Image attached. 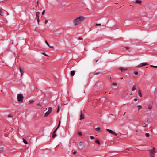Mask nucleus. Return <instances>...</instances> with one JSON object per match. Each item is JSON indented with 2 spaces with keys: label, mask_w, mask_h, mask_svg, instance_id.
Wrapping results in <instances>:
<instances>
[{
  "label": "nucleus",
  "mask_w": 157,
  "mask_h": 157,
  "mask_svg": "<svg viewBox=\"0 0 157 157\" xmlns=\"http://www.w3.org/2000/svg\"><path fill=\"white\" fill-rule=\"evenodd\" d=\"M45 10H44L42 12V15H44L45 13Z\"/></svg>",
  "instance_id": "e433bc0d"
},
{
  "label": "nucleus",
  "mask_w": 157,
  "mask_h": 157,
  "mask_svg": "<svg viewBox=\"0 0 157 157\" xmlns=\"http://www.w3.org/2000/svg\"><path fill=\"white\" fill-rule=\"evenodd\" d=\"M37 21L38 23H39V18H37Z\"/></svg>",
  "instance_id": "a18cd8bd"
},
{
  "label": "nucleus",
  "mask_w": 157,
  "mask_h": 157,
  "mask_svg": "<svg viewBox=\"0 0 157 157\" xmlns=\"http://www.w3.org/2000/svg\"><path fill=\"white\" fill-rule=\"evenodd\" d=\"M84 19V17L80 16L74 20L73 23L74 25L76 26L81 24V22Z\"/></svg>",
  "instance_id": "f257e3e1"
},
{
  "label": "nucleus",
  "mask_w": 157,
  "mask_h": 157,
  "mask_svg": "<svg viewBox=\"0 0 157 157\" xmlns=\"http://www.w3.org/2000/svg\"><path fill=\"white\" fill-rule=\"evenodd\" d=\"M112 85L115 86H116L117 85V84L116 83H113L112 84Z\"/></svg>",
  "instance_id": "bb28decb"
},
{
  "label": "nucleus",
  "mask_w": 157,
  "mask_h": 157,
  "mask_svg": "<svg viewBox=\"0 0 157 157\" xmlns=\"http://www.w3.org/2000/svg\"><path fill=\"white\" fill-rule=\"evenodd\" d=\"M101 25V24H96L95 25L96 26H100Z\"/></svg>",
  "instance_id": "4c0bfd02"
},
{
  "label": "nucleus",
  "mask_w": 157,
  "mask_h": 157,
  "mask_svg": "<svg viewBox=\"0 0 157 157\" xmlns=\"http://www.w3.org/2000/svg\"><path fill=\"white\" fill-rule=\"evenodd\" d=\"M126 113V112H125L124 113V114L123 115H124V114H125Z\"/></svg>",
  "instance_id": "603ef678"
},
{
  "label": "nucleus",
  "mask_w": 157,
  "mask_h": 157,
  "mask_svg": "<svg viewBox=\"0 0 157 157\" xmlns=\"http://www.w3.org/2000/svg\"><path fill=\"white\" fill-rule=\"evenodd\" d=\"M148 64L147 63H140L139 65H138L137 66V67H142L143 66H146Z\"/></svg>",
  "instance_id": "0eeeda50"
},
{
  "label": "nucleus",
  "mask_w": 157,
  "mask_h": 157,
  "mask_svg": "<svg viewBox=\"0 0 157 157\" xmlns=\"http://www.w3.org/2000/svg\"><path fill=\"white\" fill-rule=\"evenodd\" d=\"M119 69L122 72H124L128 70V68H124L122 67H120Z\"/></svg>",
  "instance_id": "6e6552de"
},
{
  "label": "nucleus",
  "mask_w": 157,
  "mask_h": 157,
  "mask_svg": "<svg viewBox=\"0 0 157 157\" xmlns=\"http://www.w3.org/2000/svg\"><path fill=\"white\" fill-rule=\"evenodd\" d=\"M141 1L140 0H136L135 1V2L136 3L140 4L141 3Z\"/></svg>",
  "instance_id": "ddd939ff"
},
{
  "label": "nucleus",
  "mask_w": 157,
  "mask_h": 157,
  "mask_svg": "<svg viewBox=\"0 0 157 157\" xmlns=\"http://www.w3.org/2000/svg\"><path fill=\"white\" fill-rule=\"evenodd\" d=\"M125 48L126 49L128 50V49H129L130 48L129 47H125Z\"/></svg>",
  "instance_id": "c9c22d12"
},
{
  "label": "nucleus",
  "mask_w": 157,
  "mask_h": 157,
  "mask_svg": "<svg viewBox=\"0 0 157 157\" xmlns=\"http://www.w3.org/2000/svg\"><path fill=\"white\" fill-rule=\"evenodd\" d=\"M37 4H38V2H37Z\"/></svg>",
  "instance_id": "bf43d9fd"
},
{
  "label": "nucleus",
  "mask_w": 157,
  "mask_h": 157,
  "mask_svg": "<svg viewBox=\"0 0 157 157\" xmlns=\"http://www.w3.org/2000/svg\"><path fill=\"white\" fill-rule=\"evenodd\" d=\"M23 142H24V143H25V144H27V142L25 140L24 138L23 139Z\"/></svg>",
  "instance_id": "5701e85b"
},
{
  "label": "nucleus",
  "mask_w": 157,
  "mask_h": 157,
  "mask_svg": "<svg viewBox=\"0 0 157 157\" xmlns=\"http://www.w3.org/2000/svg\"><path fill=\"white\" fill-rule=\"evenodd\" d=\"M78 135L80 136H81L82 135V134L81 132H79Z\"/></svg>",
  "instance_id": "58836bf2"
},
{
  "label": "nucleus",
  "mask_w": 157,
  "mask_h": 157,
  "mask_svg": "<svg viewBox=\"0 0 157 157\" xmlns=\"http://www.w3.org/2000/svg\"><path fill=\"white\" fill-rule=\"evenodd\" d=\"M144 146V145H138L137 146Z\"/></svg>",
  "instance_id": "09e8293b"
},
{
  "label": "nucleus",
  "mask_w": 157,
  "mask_h": 157,
  "mask_svg": "<svg viewBox=\"0 0 157 157\" xmlns=\"http://www.w3.org/2000/svg\"><path fill=\"white\" fill-rule=\"evenodd\" d=\"M134 100L135 101H137V99H134Z\"/></svg>",
  "instance_id": "49530a36"
},
{
  "label": "nucleus",
  "mask_w": 157,
  "mask_h": 157,
  "mask_svg": "<svg viewBox=\"0 0 157 157\" xmlns=\"http://www.w3.org/2000/svg\"><path fill=\"white\" fill-rule=\"evenodd\" d=\"M34 101L33 100H30L29 101V103H32L34 102Z\"/></svg>",
  "instance_id": "b1692460"
},
{
  "label": "nucleus",
  "mask_w": 157,
  "mask_h": 157,
  "mask_svg": "<svg viewBox=\"0 0 157 157\" xmlns=\"http://www.w3.org/2000/svg\"><path fill=\"white\" fill-rule=\"evenodd\" d=\"M76 153H77V152H76V151H73V154H74L75 155V154H76Z\"/></svg>",
  "instance_id": "a19ab883"
},
{
  "label": "nucleus",
  "mask_w": 157,
  "mask_h": 157,
  "mask_svg": "<svg viewBox=\"0 0 157 157\" xmlns=\"http://www.w3.org/2000/svg\"><path fill=\"white\" fill-rule=\"evenodd\" d=\"M135 89H136V88L135 87V86L134 85L132 89V91H134L135 90Z\"/></svg>",
  "instance_id": "412c9836"
},
{
  "label": "nucleus",
  "mask_w": 157,
  "mask_h": 157,
  "mask_svg": "<svg viewBox=\"0 0 157 157\" xmlns=\"http://www.w3.org/2000/svg\"><path fill=\"white\" fill-rule=\"evenodd\" d=\"M52 110V109L51 107H49L48 108V110L44 114L45 116H48L51 113Z\"/></svg>",
  "instance_id": "20e7f679"
},
{
  "label": "nucleus",
  "mask_w": 157,
  "mask_h": 157,
  "mask_svg": "<svg viewBox=\"0 0 157 157\" xmlns=\"http://www.w3.org/2000/svg\"><path fill=\"white\" fill-rule=\"evenodd\" d=\"M113 27H112V29H115V28H113Z\"/></svg>",
  "instance_id": "8fccbe9b"
},
{
  "label": "nucleus",
  "mask_w": 157,
  "mask_h": 157,
  "mask_svg": "<svg viewBox=\"0 0 157 157\" xmlns=\"http://www.w3.org/2000/svg\"><path fill=\"white\" fill-rule=\"evenodd\" d=\"M37 105L38 106H39V107H41V105H40V103H37Z\"/></svg>",
  "instance_id": "f704fd0d"
},
{
  "label": "nucleus",
  "mask_w": 157,
  "mask_h": 157,
  "mask_svg": "<svg viewBox=\"0 0 157 157\" xmlns=\"http://www.w3.org/2000/svg\"><path fill=\"white\" fill-rule=\"evenodd\" d=\"M3 151V149L2 148H0V151L2 152Z\"/></svg>",
  "instance_id": "79ce46f5"
},
{
  "label": "nucleus",
  "mask_w": 157,
  "mask_h": 157,
  "mask_svg": "<svg viewBox=\"0 0 157 157\" xmlns=\"http://www.w3.org/2000/svg\"><path fill=\"white\" fill-rule=\"evenodd\" d=\"M39 14L40 13L39 12H36V16L37 18H39Z\"/></svg>",
  "instance_id": "4468645a"
},
{
  "label": "nucleus",
  "mask_w": 157,
  "mask_h": 157,
  "mask_svg": "<svg viewBox=\"0 0 157 157\" xmlns=\"http://www.w3.org/2000/svg\"><path fill=\"white\" fill-rule=\"evenodd\" d=\"M60 121H59V124H58V126L57 127V128L56 129V130H57L58 129V128H59V127L60 126Z\"/></svg>",
  "instance_id": "aec40b11"
},
{
  "label": "nucleus",
  "mask_w": 157,
  "mask_h": 157,
  "mask_svg": "<svg viewBox=\"0 0 157 157\" xmlns=\"http://www.w3.org/2000/svg\"><path fill=\"white\" fill-rule=\"evenodd\" d=\"M138 107V110H139L140 109L142 108V106L141 105H138L137 106Z\"/></svg>",
  "instance_id": "4be33fe9"
},
{
  "label": "nucleus",
  "mask_w": 157,
  "mask_h": 157,
  "mask_svg": "<svg viewBox=\"0 0 157 157\" xmlns=\"http://www.w3.org/2000/svg\"><path fill=\"white\" fill-rule=\"evenodd\" d=\"M90 138L91 140H94V137L92 136H90Z\"/></svg>",
  "instance_id": "c85d7f7f"
},
{
  "label": "nucleus",
  "mask_w": 157,
  "mask_h": 157,
  "mask_svg": "<svg viewBox=\"0 0 157 157\" xmlns=\"http://www.w3.org/2000/svg\"><path fill=\"white\" fill-rule=\"evenodd\" d=\"M123 105H125V104H123Z\"/></svg>",
  "instance_id": "13d9d810"
},
{
  "label": "nucleus",
  "mask_w": 157,
  "mask_h": 157,
  "mask_svg": "<svg viewBox=\"0 0 157 157\" xmlns=\"http://www.w3.org/2000/svg\"><path fill=\"white\" fill-rule=\"evenodd\" d=\"M132 94H131V95H132Z\"/></svg>",
  "instance_id": "4d7b16f0"
},
{
  "label": "nucleus",
  "mask_w": 157,
  "mask_h": 157,
  "mask_svg": "<svg viewBox=\"0 0 157 157\" xmlns=\"http://www.w3.org/2000/svg\"><path fill=\"white\" fill-rule=\"evenodd\" d=\"M59 106H58V109L57 110V112L58 113L59 112Z\"/></svg>",
  "instance_id": "ea45409f"
},
{
  "label": "nucleus",
  "mask_w": 157,
  "mask_h": 157,
  "mask_svg": "<svg viewBox=\"0 0 157 157\" xmlns=\"http://www.w3.org/2000/svg\"><path fill=\"white\" fill-rule=\"evenodd\" d=\"M98 60H96L95 61V63H97L98 62Z\"/></svg>",
  "instance_id": "3c124183"
},
{
  "label": "nucleus",
  "mask_w": 157,
  "mask_h": 157,
  "mask_svg": "<svg viewBox=\"0 0 157 157\" xmlns=\"http://www.w3.org/2000/svg\"><path fill=\"white\" fill-rule=\"evenodd\" d=\"M123 79V78H121V79Z\"/></svg>",
  "instance_id": "864d4df0"
},
{
  "label": "nucleus",
  "mask_w": 157,
  "mask_h": 157,
  "mask_svg": "<svg viewBox=\"0 0 157 157\" xmlns=\"http://www.w3.org/2000/svg\"><path fill=\"white\" fill-rule=\"evenodd\" d=\"M83 143H82V141H80V142L79 143H78V145H79V146H82V145H83Z\"/></svg>",
  "instance_id": "dca6fc26"
},
{
  "label": "nucleus",
  "mask_w": 157,
  "mask_h": 157,
  "mask_svg": "<svg viewBox=\"0 0 157 157\" xmlns=\"http://www.w3.org/2000/svg\"><path fill=\"white\" fill-rule=\"evenodd\" d=\"M124 150H127V149H128V148H125H125H124Z\"/></svg>",
  "instance_id": "de8ad7c7"
},
{
  "label": "nucleus",
  "mask_w": 157,
  "mask_h": 157,
  "mask_svg": "<svg viewBox=\"0 0 157 157\" xmlns=\"http://www.w3.org/2000/svg\"><path fill=\"white\" fill-rule=\"evenodd\" d=\"M8 117H13V116L11 114H9L8 116Z\"/></svg>",
  "instance_id": "2f4dec72"
},
{
  "label": "nucleus",
  "mask_w": 157,
  "mask_h": 157,
  "mask_svg": "<svg viewBox=\"0 0 157 157\" xmlns=\"http://www.w3.org/2000/svg\"><path fill=\"white\" fill-rule=\"evenodd\" d=\"M0 15L1 16H3V13L1 11V8H0Z\"/></svg>",
  "instance_id": "393cba45"
},
{
  "label": "nucleus",
  "mask_w": 157,
  "mask_h": 157,
  "mask_svg": "<svg viewBox=\"0 0 157 157\" xmlns=\"http://www.w3.org/2000/svg\"><path fill=\"white\" fill-rule=\"evenodd\" d=\"M155 148H153V149L149 150L150 156L151 157H154L155 155Z\"/></svg>",
  "instance_id": "7ed1b4c3"
},
{
  "label": "nucleus",
  "mask_w": 157,
  "mask_h": 157,
  "mask_svg": "<svg viewBox=\"0 0 157 157\" xmlns=\"http://www.w3.org/2000/svg\"><path fill=\"white\" fill-rule=\"evenodd\" d=\"M19 69H20V71L21 72V76H22L23 75V72L21 70L20 68Z\"/></svg>",
  "instance_id": "a211bd4d"
},
{
  "label": "nucleus",
  "mask_w": 157,
  "mask_h": 157,
  "mask_svg": "<svg viewBox=\"0 0 157 157\" xmlns=\"http://www.w3.org/2000/svg\"><path fill=\"white\" fill-rule=\"evenodd\" d=\"M106 130L110 133L113 134L115 136H117V135L116 132L111 130L107 129Z\"/></svg>",
  "instance_id": "39448f33"
},
{
  "label": "nucleus",
  "mask_w": 157,
  "mask_h": 157,
  "mask_svg": "<svg viewBox=\"0 0 157 157\" xmlns=\"http://www.w3.org/2000/svg\"><path fill=\"white\" fill-rule=\"evenodd\" d=\"M95 142L98 144H100V141L98 140H96Z\"/></svg>",
  "instance_id": "2eb2a0df"
},
{
  "label": "nucleus",
  "mask_w": 157,
  "mask_h": 157,
  "mask_svg": "<svg viewBox=\"0 0 157 157\" xmlns=\"http://www.w3.org/2000/svg\"><path fill=\"white\" fill-rule=\"evenodd\" d=\"M110 94V93H109V94Z\"/></svg>",
  "instance_id": "052dcab7"
},
{
  "label": "nucleus",
  "mask_w": 157,
  "mask_h": 157,
  "mask_svg": "<svg viewBox=\"0 0 157 157\" xmlns=\"http://www.w3.org/2000/svg\"><path fill=\"white\" fill-rule=\"evenodd\" d=\"M82 38L79 37L78 38V40H82Z\"/></svg>",
  "instance_id": "c03bdc74"
},
{
  "label": "nucleus",
  "mask_w": 157,
  "mask_h": 157,
  "mask_svg": "<svg viewBox=\"0 0 157 157\" xmlns=\"http://www.w3.org/2000/svg\"><path fill=\"white\" fill-rule=\"evenodd\" d=\"M151 67H154V68H157V66H154V65H151Z\"/></svg>",
  "instance_id": "c756f323"
},
{
  "label": "nucleus",
  "mask_w": 157,
  "mask_h": 157,
  "mask_svg": "<svg viewBox=\"0 0 157 157\" xmlns=\"http://www.w3.org/2000/svg\"><path fill=\"white\" fill-rule=\"evenodd\" d=\"M48 22V20H45V24H46Z\"/></svg>",
  "instance_id": "37998d69"
},
{
  "label": "nucleus",
  "mask_w": 157,
  "mask_h": 157,
  "mask_svg": "<svg viewBox=\"0 0 157 157\" xmlns=\"http://www.w3.org/2000/svg\"><path fill=\"white\" fill-rule=\"evenodd\" d=\"M42 54L43 55H44L45 56H48L45 53L43 52V53H42Z\"/></svg>",
  "instance_id": "72a5a7b5"
},
{
  "label": "nucleus",
  "mask_w": 157,
  "mask_h": 157,
  "mask_svg": "<svg viewBox=\"0 0 157 157\" xmlns=\"http://www.w3.org/2000/svg\"><path fill=\"white\" fill-rule=\"evenodd\" d=\"M152 108V105L150 104L148 106V108L149 109H151Z\"/></svg>",
  "instance_id": "6ab92c4d"
},
{
  "label": "nucleus",
  "mask_w": 157,
  "mask_h": 157,
  "mask_svg": "<svg viewBox=\"0 0 157 157\" xmlns=\"http://www.w3.org/2000/svg\"><path fill=\"white\" fill-rule=\"evenodd\" d=\"M57 130H56V129L53 132V133H52V137L53 138H54L55 137H56V131Z\"/></svg>",
  "instance_id": "1a4fd4ad"
},
{
  "label": "nucleus",
  "mask_w": 157,
  "mask_h": 157,
  "mask_svg": "<svg viewBox=\"0 0 157 157\" xmlns=\"http://www.w3.org/2000/svg\"><path fill=\"white\" fill-rule=\"evenodd\" d=\"M134 74L135 75H137L138 74V71H135L133 72Z\"/></svg>",
  "instance_id": "f3484780"
},
{
  "label": "nucleus",
  "mask_w": 157,
  "mask_h": 157,
  "mask_svg": "<svg viewBox=\"0 0 157 157\" xmlns=\"http://www.w3.org/2000/svg\"><path fill=\"white\" fill-rule=\"evenodd\" d=\"M138 94L140 97H142L141 93L140 90L139 89L138 90Z\"/></svg>",
  "instance_id": "9b49d317"
},
{
  "label": "nucleus",
  "mask_w": 157,
  "mask_h": 157,
  "mask_svg": "<svg viewBox=\"0 0 157 157\" xmlns=\"http://www.w3.org/2000/svg\"><path fill=\"white\" fill-rule=\"evenodd\" d=\"M100 73L99 72H95L94 73V74L95 75H98V74H99Z\"/></svg>",
  "instance_id": "7c9ffc66"
},
{
  "label": "nucleus",
  "mask_w": 157,
  "mask_h": 157,
  "mask_svg": "<svg viewBox=\"0 0 157 157\" xmlns=\"http://www.w3.org/2000/svg\"><path fill=\"white\" fill-rule=\"evenodd\" d=\"M1 92H2V90H1Z\"/></svg>",
  "instance_id": "5fc2aeb1"
},
{
  "label": "nucleus",
  "mask_w": 157,
  "mask_h": 157,
  "mask_svg": "<svg viewBox=\"0 0 157 157\" xmlns=\"http://www.w3.org/2000/svg\"><path fill=\"white\" fill-rule=\"evenodd\" d=\"M75 73V71H74V70L71 71L70 72L71 75V76H73L74 75Z\"/></svg>",
  "instance_id": "f8f14e48"
},
{
  "label": "nucleus",
  "mask_w": 157,
  "mask_h": 157,
  "mask_svg": "<svg viewBox=\"0 0 157 157\" xmlns=\"http://www.w3.org/2000/svg\"><path fill=\"white\" fill-rule=\"evenodd\" d=\"M45 42L46 44H47V45L48 46V47H49L50 48V47L49 46V44H48V42H47V40H46L45 41Z\"/></svg>",
  "instance_id": "a878e982"
},
{
  "label": "nucleus",
  "mask_w": 157,
  "mask_h": 157,
  "mask_svg": "<svg viewBox=\"0 0 157 157\" xmlns=\"http://www.w3.org/2000/svg\"><path fill=\"white\" fill-rule=\"evenodd\" d=\"M145 136H146V137H148L149 136V134L148 133H146L145 134Z\"/></svg>",
  "instance_id": "cd10ccee"
},
{
  "label": "nucleus",
  "mask_w": 157,
  "mask_h": 157,
  "mask_svg": "<svg viewBox=\"0 0 157 157\" xmlns=\"http://www.w3.org/2000/svg\"><path fill=\"white\" fill-rule=\"evenodd\" d=\"M7 15H8V13H7Z\"/></svg>",
  "instance_id": "6e6d98bb"
},
{
  "label": "nucleus",
  "mask_w": 157,
  "mask_h": 157,
  "mask_svg": "<svg viewBox=\"0 0 157 157\" xmlns=\"http://www.w3.org/2000/svg\"><path fill=\"white\" fill-rule=\"evenodd\" d=\"M84 113L82 111H80V115L79 120H81L84 119Z\"/></svg>",
  "instance_id": "423d86ee"
},
{
  "label": "nucleus",
  "mask_w": 157,
  "mask_h": 157,
  "mask_svg": "<svg viewBox=\"0 0 157 157\" xmlns=\"http://www.w3.org/2000/svg\"><path fill=\"white\" fill-rule=\"evenodd\" d=\"M95 130L98 132L100 133L101 132V129L100 127H98L95 129Z\"/></svg>",
  "instance_id": "9d476101"
},
{
  "label": "nucleus",
  "mask_w": 157,
  "mask_h": 157,
  "mask_svg": "<svg viewBox=\"0 0 157 157\" xmlns=\"http://www.w3.org/2000/svg\"><path fill=\"white\" fill-rule=\"evenodd\" d=\"M17 101L19 103H22L23 102V96L22 94H19L17 95Z\"/></svg>",
  "instance_id": "f03ea898"
},
{
  "label": "nucleus",
  "mask_w": 157,
  "mask_h": 157,
  "mask_svg": "<svg viewBox=\"0 0 157 157\" xmlns=\"http://www.w3.org/2000/svg\"><path fill=\"white\" fill-rule=\"evenodd\" d=\"M146 125H147V124L144 123V124L142 126L144 127H146Z\"/></svg>",
  "instance_id": "473e14b6"
}]
</instances>
